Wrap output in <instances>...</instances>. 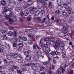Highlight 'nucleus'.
Wrapping results in <instances>:
<instances>
[{"mask_svg":"<svg viewBox=\"0 0 74 74\" xmlns=\"http://www.w3.org/2000/svg\"><path fill=\"white\" fill-rule=\"evenodd\" d=\"M13 45L14 47H17V44L15 43H13Z\"/></svg>","mask_w":74,"mask_h":74,"instance_id":"nucleus-54","label":"nucleus"},{"mask_svg":"<svg viewBox=\"0 0 74 74\" xmlns=\"http://www.w3.org/2000/svg\"><path fill=\"white\" fill-rule=\"evenodd\" d=\"M17 61L18 63H21V64H23L25 63V61H23V60L21 59H18Z\"/></svg>","mask_w":74,"mask_h":74,"instance_id":"nucleus-18","label":"nucleus"},{"mask_svg":"<svg viewBox=\"0 0 74 74\" xmlns=\"http://www.w3.org/2000/svg\"><path fill=\"white\" fill-rule=\"evenodd\" d=\"M62 32H63V31H62ZM58 34L59 36H60L61 38H63V37H64V33H63V32H60L59 33H58Z\"/></svg>","mask_w":74,"mask_h":74,"instance_id":"nucleus-22","label":"nucleus"},{"mask_svg":"<svg viewBox=\"0 0 74 74\" xmlns=\"http://www.w3.org/2000/svg\"><path fill=\"white\" fill-rule=\"evenodd\" d=\"M12 56L14 59L15 58H21V56L20 54H16V53H14L12 54Z\"/></svg>","mask_w":74,"mask_h":74,"instance_id":"nucleus-8","label":"nucleus"},{"mask_svg":"<svg viewBox=\"0 0 74 74\" xmlns=\"http://www.w3.org/2000/svg\"><path fill=\"white\" fill-rule=\"evenodd\" d=\"M62 32L64 34V37H65L66 38L68 39L69 38V36L67 34V28L65 27H63Z\"/></svg>","mask_w":74,"mask_h":74,"instance_id":"nucleus-4","label":"nucleus"},{"mask_svg":"<svg viewBox=\"0 0 74 74\" xmlns=\"http://www.w3.org/2000/svg\"><path fill=\"white\" fill-rule=\"evenodd\" d=\"M32 16L30 15L29 16L27 19V20L28 21H30L32 20Z\"/></svg>","mask_w":74,"mask_h":74,"instance_id":"nucleus-38","label":"nucleus"},{"mask_svg":"<svg viewBox=\"0 0 74 74\" xmlns=\"http://www.w3.org/2000/svg\"><path fill=\"white\" fill-rule=\"evenodd\" d=\"M3 10L4 12H8V11H9L10 13V12H11V11H10V9H7L5 10V7H3Z\"/></svg>","mask_w":74,"mask_h":74,"instance_id":"nucleus-21","label":"nucleus"},{"mask_svg":"<svg viewBox=\"0 0 74 74\" xmlns=\"http://www.w3.org/2000/svg\"><path fill=\"white\" fill-rule=\"evenodd\" d=\"M37 54L34 55V57L36 59H38V58L42 57V58H44V56L41 55L42 53V52L40 50H39L37 52Z\"/></svg>","mask_w":74,"mask_h":74,"instance_id":"nucleus-3","label":"nucleus"},{"mask_svg":"<svg viewBox=\"0 0 74 74\" xmlns=\"http://www.w3.org/2000/svg\"><path fill=\"white\" fill-rule=\"evenodd\" d=\"M19 47H16V49L18 51H21L22 49V47H23V44L22 43H20L19 44Z\"/></svg>","mask_w":74,"mask_h":74,"instance_id":"nucleus-9","label":"nucleus"},{"mask_svg":"<svg viewBox=\"0 0 74 74\" xmlns=\"http://www.w3.org/2000/svg\"><path fill=\"white\" fill-rule=\"evenodd\" d=\"M58 4L60 5V4H63V1L62 0H58L57 1Z\"/></svg>","mask_w":74,"mask_h":74,"instance_id":"nucleus-19","label":"nucleus"},{"mask_svg":"<svg viewBox=\"0 0 74 74\" xmlns=\"http://www.w3.org/2000/svg\"><path fill=\"white\" fill-rule=\"evenodd\" d=\"M1 4L3 6H5V4L6 3H5V1L4 0H2L1 2Z\"/></svg>","mask_w":74,"mask_h":74,"instance_id":"nucleus-28","label":"nucleus"},{"mask_svg":"<svg viewBox=\"0 0 74 74\" xmlns=\"http://www.w3.org/2000/svg\"><path fill=\"white\" fill-rule=\"evenodd\" d=\"M31 63H29L25 65V66H32V64L33 65H36L37 64H38V62L36 61V60H32L31 62Z\"/></svg>","mask_w":74,"mask_h":74,"instance_id":"nucleus-5","label":"nucleus"},{"mask_svg":"<svg viewBox=\"0 0 74 74\" xmlns=\"http://www.w3.org/2000/svg\"><path fill=\"white\" fill-rule=\"evenodd\" d=\"M37 20L38 22H40L41 21V17H38L37 18Z\"/></svg>","mask_w":74,"mask_h":74,"instance_id":"nucleus-51","label":"nucleus"},{"mask_svg":"<svg viewBox=\"0 0 74 74\" xmlns=\"http://www.w3.org/2000/svg\"><path fill=\"white\" fill-rule=\"evenodd\" d=\"M9 29H10V30H14V27L12 26H11L10 27Z\"/></svg>","mask_w":74,"mask_h":74,"instance_id":"nucleus-50","label":"nucleus"},{"mask_svg":"<svg viewBox=\"0 0 74 74\" xmlns=\"http://www.w3.org/2000/svg\"><path fill=\"white\" fill-rule=\"evenodd\" d=\"M45 69V67L43 66H41L40 70L41 71H44Z\"/></svg>","mask_w":74,"mask_h":74,"instance_id":"nucleus-33","label":"nucleus"},{"mask_svg":"<svg viewBox=\"0 0 74 74\" xmlns=\"http://www.w3.org/2000/svg\"><path fill=\"white\" fill-rule=\"evenodd\" d=\"M62 8H63V6H62V5H58L57 6V10H59V11L62 10Z\"/></svg>","mask_w":74,"mask_h":74,"instance_id":"nucleus-26","label":"nucleus"},{"mask_svg":"<svg viewBox=\"0 0 74 74\" xmlns=\"http://www.w3.org/2000/svg\"><path fill=\"white\" fill-rule=\"evenodd\" d=\"M44 41H45V40H44V38L43 37L41 39L40 41V42L39 43L40 47L41 48H42L43 47H45Z\"/></svg>","mask_w":74,"mask_h":74,"instance_id":"nucleus-6","label":"nucleus"},{"mask_svg":"<svg viewBox=\"0 0 74 74\" xmlns=\"http://www.w3.org/2000/svg\"><path fill=\"white\" fill-rule=\"evenodd\" d=\"M51 44L50 42H47L46 43V45L47 46H50L51 45Z\"/></svg>","mask_w":74,"mask_h":74,"instance_id":"nucleus-55","label":"nucleus"},{"mask_svg":"<svg viewBox=\"0 0 74 74\" xmlns=\"http://www.w3.org/2000/svg\"><path fill=\"white\" fill-rule=\"evenodd\" d=\"M40 13H41V14L42 16H44L45 15V12L44 10H41L40 11Z\"/></svg>","mask_w":74,"mask_h":74,"instance_id":"nucleus-30","label":"nucleus"},{"mask_svg":"<svg viewBox=\"0 0 74 74\" xmlns=\"http://www.w3.org/2000/svg\"><path fill=\"white\" fill-rule=\"evenodd\" d=\"M5 46L6 48L8 49H10V45L9 44L7 43L6 42H5Z\"/></svg>","mask_w":74,"mask_h":74,"instance_id":"nucleus-31","label":"nucleus"},{"mask_svg":"<svg viewBox=\"0 0 74 74\" xmlns=\"http://www.w3.org/2000/svg\"><path fill=\"white\" fill-rule=\"evenodd\" d=\"M14 4L15 5H19V3L17 1H16L14 3Z\"/></svg>","mask_w":74,"mask_h":74,"instance_id":"nucleus-57","label":"nucleus"},{"mask_svg":"<svg viewBox=\"0 0 74 74\" xmlns=\"http://www.w3.org/2000/svg\"><path fill=\"white\" fill-rule=\"evenodd\" d=\"M49 7H50V8H52L53 7V3L51 2H50L49 4Z\"/></svg>","mask_w":74,"mask_h":74,"instance_id":"nucleus-32","label":"nucleus"},{"mask_svg":"<svg viewBox=\"0 0 74 74\" xmlns=\"http://www.w3.org/2000/svg\"><path fill=\"white\" fill-rule=\"evenodd\" d=\"M46 33L47 34H52V32L49 31H47L46 32Z\"/></svg>","mask_w":74,"mask_h":74,"instance_id":"nucleus-45","label":"nucleus"},{"mask_svg":"<svg viewBox=\"0 0 74 74\" xmlns=\"http://www.w3.org/2000/svg\"><path fill=\"white\" fill-rule=\"evenodd\" d=\"M6 58L7 59H8V60H12V59H13V58H12V56L9 55H7Z\"/></svg>","mask_w":74,"mask_h":74,"instance_id":"nucleus-14","label":"nucleus"},{"mask_svg":"<svg viewBox=\"0 0 74 74\" xmlns=\"http://www.w3.org/2000/svg\"><path fill=\"white\" fill-rule=\"evenodd\" d=\"M14 69H18L19 67L15 66L12 65L10 67V70H12V71H14Z\"/></svg>","mask_w":74,"mask_h":74,"instance_id":"nucleus-10","label":"nucleus"},{"mask_svg":"<svg viewBox=\"0 0 74 74\" xmlns=\"http://www.w3.org/2000/svg\"><path fill=\"white\" fill-rule=\"evenodd\" d=\"M63 7L65 9H67V10H70V9H71V8L66 3H64L63 4Z\"/></svg>","mask_w":74,"mask_h":74,"instance_id":"nucleus-11","label":"nucleus"},{"mask_svg":"<svg viewBox=\"0 0 74 74\" xmlns=\"http://www.w3.org/2000/svg\"><path fill=\"white\" fill-rule=\"evenodd\" d=\"M9 1L10 3H13L14 2V0H9Z\"/></svg>","mask_w":74,"mask_h":74,"instance_id":"nucleus-58","label":"nucleus"},{"mask_svg":"<svg viewBox=\"0 0 74 74\" xmlns=\"http://www.w3.org/2000/svg\"><path fill=\"white\" fill-rule=\"evenodd\" d=\"M71 39L72 40H74V31H72L71 33Z\"/></svg>","mask_w":74,"mask_h":74,"instance_id":"nucleus-20","label":"nucleus"},{"mask_svg":"<svg viewBox=\"0 0 74 74\" xmlns=\"http://www.w3.org/2000/svg\"><path fill=\"white\" fill-rule=\"evenodd\" d=\"M5 46L1 45H0V49H1V50H3V49H4L5 48Z\"/></svg>","mask_w":74,"mask_h":74,"instance_id":"nucleus-37","label":"nucleus"},{"mask_svg":"<svg viewBox=\"0 0 74 74\" xmlns=\"http://www.w3.org/2000/svg\"><path fill=\"white\" fill-rule=\"evenodd\" d=\"M33 3V2L32 0H29L27 1V3L28 5H31Z\"/></svg>","mask_w":74,"mask_h":74,"instance_id":"nucleus-24","label":"nucleus"},{"mask_svg":"<svg viewBox=\"0 0 74 74\" xmlns=\"http://www.w3.org/2000/svg\"><path fill=\"white\" fill-rule=\"evenodd\" d=\"M15 10L16 11H17V12H19L20 11V9L18 7L16 8Z\"/></svg>","mask_w":74,"mask_h":74,"instance_id":"nucleus-43","label":"nucleus"},{"mask_svg":"<svg viewBox=\"0 0 74 74\" xmlns=\"http://www.w3.org/2000/svg\"><path fill=\"white\" fill-rule=\"evenodd\" d=\"M32 69L34 70V71H36L37 70H38L37 67L36 66H33L32 67Z\"/></svg>","mask_w":74,"mask_h":74,"instance_id":"nucleus-23","label":"nucleus"},{"mask_svg":"<svg viewBox=\"0 0 74 74\" xmlns=\"http://www.w3.org/2000/svg\"><path fill=\"white\" fill-rule=\"evenodd\" d=\"M26 59L28 60H29L31 59V57L30 56L27 55L26 57Z\"/></svg>","mask_w":74,"mask_h":74,"instance_id":"nucleus-34","label":"nucleus"},{"mask_svg":"<svg viewBox=\"0 0 74 74\" xmlns=\"http://www.w3.org/2000/svg\"><path fill=\"white\" fill-rule=\"evenodd\" d=\"M52 71H49L48 72V74H52Z\"/></svg>","mask_w":74,"mask_h":74,"instance_id":"nucleus-64","label":"nucleus"},{"mask_svg":"<svg viewBox=\"0 0 74 74\" xmlns=\"http://www.w3.org/2000/svg\"><path fill=\"white\" fill-rule=\"evenodd\" d=\"M29 12L28 10H26L24 11V14L25 16H27L28 14H29Z\"/></svg>","mask_w":74,"mask_h":74,"instance_id":"nucleus-27","label":"nucleus"},{"mask_svg":"<svg viewBox=\"0 0 74 74\" xmlns=\"http://www.w3.org/2000/svg\"><path fill=\"white\" fill-rule=\"evenodd\" d=\"M69 64H70V63L69 62L66 61L65 62V64L64 65L65 67H67V66H68L69 65Z\"/></svg>","mask_w":74,"mask_h":74,"instance_id":"nucleus-40","label":"nucleus"},{"mask_svg":"<svg viewBox=\"0 0 74 74\" xmlns=\"http://www.w3.org/2000/svg\"><path fill=\"white\" fill-rule=\"evenodd\" d=\"M48 61H47V62H43L42 63L45 65H47V64H48Z\"/></svg>","mask_w":74,"mask_h":74,"instance_id":"nucleus-49","label":"nucleus"},{"mask_svg":"<svg viewBox=\"0 0 74 74\" xmlns=\"http://www.w3.org/2000/svg\"><path fill=\"white\" fill-rule=\"evenodd\" d=\"M3 40H7L8 38V37L5 36L3 37Z\"/></svg>","mask_w":74,"mask_h":74,"instance_id":"nucleus-48","label":"nucleus"},{"mask_svg":"<svg viewBox=\"0 0 74 74\" xmlns=\"http://www.w3.org/2000/svg\"><path fill=\"white\" fill-rule=\"evenodd\" d=\"M45 50L47 52H50V48L48 47H45Z\"/></svg>","mask_w":74,"mask_h":74,"instance_id":"nucleus-35","label":"nucleus"},{"mask_svg":"<svg viewBox=\"0 0 74 74\" xmlns=\"http://www.w3.org/2000/svg\"><path fill=\"white\" fill-rule=\"evenodd\" d=\"M59 42L58 41V40L54 41V44L55 45L54 46V48L56 49H59V46H60V44Z\"/></svg>","mask_w":74,"mask_h":74,"instance_id":"nucleus-7","label":"nucleus"},{"mask_svg":"<svg viewBox=\"0 0 74 74\" xmlns=\"http://www.w3.org/2000/svg\"><path fill=\"white\" fill-rule=\"evenodd\" d=\"M55 21L57 22L60 26H63V24L60 22V21L57 19H56Z\"/></svg>","mask_w":74,"mask_h":74,"instance_id":"nucleus-17","label":"nucleus"},{"mask_svg":"<svg viewBox=\"0 0 74 74\" xmlns=\"http://www.w3.org/2000/svg\"><path fill=\"white\" fill-rule=\"evenodd\" d=\"M14 37L13 38V41L14 42H16L18 41V39H19V40H21L22 38L23 40L24 41H27V38L26 37H23L22 38L21 36H19L18 37V38H16V32H14Z\"/></svg>","mask_w":74,"mask_h":74,"instance_id":"nucleus-1","label":"nucleus"},{"mask_svg":"<svg viewBox=\"0 0 74 74\" xmlns=\"http://www.w3.org/2000/svg\"><path fill=\"white\" fill-rule=\"evenodd\" d=\"M36 47H37L39 49H41V48L38 46V45L36 44L35 45H33V48L34 51H36V50H37V48H36Z\"/></svg>","mask_w":74,"mask_h":74,"instance_id":"nucleus-12","label":"nucleus"},{"mask_svg":"<svg viewBox=\"0 0 74 74\" xmlns=\"http://www.w3.org/2000/svg\"><path fill=\"white\" fill-rule=\"evenodd\" d=\"M14 34V33H13L12 32H9L8 34L9 35V36H12V35H13V34Z\"/></svg>","mask_w":74,"mask_h":74,"instance_id":"nucleus-47","label":"nucleus"},{"mask_svg":"<svg viewBox=\"0 0 74 74\" xmlns=\"http://www.w3.org/2000/svg\"><path fill=\"white\" fill-rule=\"evenodd\" d=\"M56 74H61V72L58 71L56 73Z\"/></svg>","mask_w":74,"mask_h":74,"instance_id":"nucleus-63","label":"nucleus"},{"mask_svg":"<svg viewBox=\"0 0 74 74\" xmlns=\"http://www.w3.org/2000/svg\"><path fill=\"white\" fill-rule=\"evenodd\" d=\"M74 73V71L73 69H71L68 71V73L69 74H73Z\"/></svg>","mask_w":74,"mask_h":74,"instance_id":"nucleus-36","label":"nucleus"},{"mask_svg":"<svg viewBox=\"0 0 74 74\" xmlns=\"http://www.w3.org/2000/svg\"><path fill=\"white\" fill-rule=\"evenodd\" d=\"M65 45L64 43L63 42H60V47L62 48H63V47H64Z\"/></svg>","mask_w":74,"mask_h":74,"instance_id":"nucleus-29","label":"nucleus"},{"mask_svg":"<svg viewBox=\"0 0 74 74\" xmlns=\"http://www.w3.org/2000/svg\"><path fill=\"white\" fill-rule=\"evenodd\" d=\"M13 16H14V13L13 12H10L9 15H7L5 13L4 15L5 18V19H8V18H9V16H11V18L9 19L10 22H12L14 21L12 18Z\"/></svg>","mask_w":74,"mask_h":74,"instance_id":"nucleus-2","label":"nucleus"},{"mask_svg":"<svg viewBox=\"0 0 74 74\" xmlns=\"http://www.w3.org/2000/svg\"><path fill=\"white\" fill-rule=\"evenodd\" d=\"M4 62L5 63H6V64H7L8 63V61L6 59H4L3 60Z\"/></svg>","mask_w":74,"mask_h":74,"instance_id":"nucleus-52","label":"nucleus"},{"mask_svg":"<svg viewBox=\"0 0 74 74\" xmlns=\"http://www.w3.org/2000/svg\"><path fill=\"white\" fill-rule=\"evenodd\" d=\"M17 73L18 74H22V72L20 70H17Z\"/></svg>","mask_w":74,"mask_h":74,"instance_id":"nucleus-53","label":"nucleus"},{"mask_svg":"<svg viewBox=\"0 0 74 74\" xmlns=\"http://www.w3.org/2000/svg\"><path fill=\"white\" fill-rule=\"evenodd\" d=\"M21 15L22 16H25V14H24V13H23V12H21Z\"/></svg>","mask_w":74,"mask_h":74,"instance_id":"nucleus-60","label":"nucleus"},{"mask_svg":"<svg viewBox=\"0 0 74 74\" xmlns=\"http://www.w3.org/2000/svg\"><path fill=\"white\" fill-rule=\"evenodd\" d=\"M45 41H49V37H46L45 38H44Z\"/></svg>","mask_w":74,"mask_h":74,"instance_id":"nucleus-39","label":"nucleus"},{"mask_svg":"<svg viewBox=\"0 0 74 74\" xmlns=\"http://www.w3.org/2000/svg\"><path fill=\"white\" fill-rule=\"evenodd\" d=\"M66 56V52H64L62 53V58H64Z\"/></svg>","mask_w":74,"mask_h":74,"instance_id":"nucleus-44","label":"nucleus"},{"mask_svg":"<svg viewBox=\"0 0 74 74\" xmlns=\"http://www.w3.org/2000/svg\"><path fill=\"white\" fill-rule=\"evenodd\" d=\"M40 14V11L39 10H37L34 13V15L36 16H37V15H38Z\"/></svg>","mask_w":74,"mask_h":74,"instance_id":"nucleus-25","label":"nucleus"},{"mask_svg":"<svg viewBox=\"0 0 74 74\" xmlns=\"http://www.w3.org/2000/svg\"><path fill=\"white\" fill-rule=\"evenodd\" d=\"M2 32L3 35L4 36H7V35H8V33H7V31L5 30H3Z\"/></svg>","mask_w":74,"mask_h":74,"instance_id":"nucleus-16","label":"nucleus"},{"mask_svg":"<svg viewBox=\"0 0 74 74\" xmlns=\"http://www.w3.org/2000/svg\"><path fill=\"white\" fill-rule=\"evenodd\" d=\"M51 41H55V38L53 37H51Z\"/></svg>","mask_w":74,"mask_h":74,"instance_id":"nucleus-61","label":"nucleus"},{"mask_svg":"<svg viewBox=\"0 0 74 74\" xmlns=\"http://www.w3.org/2000/svg\"><path fill=\"white\" fill-rule=\"evenodd\" d=\"M12 17L13 18V21H16V16H14V13H13V16H12Z\"/></svg>","mask_w":74,"mask_h":74,"instance_id":"nucleus-42","label":"nucleus"},{"mask_svg":"<svg viewBox=\"0 0 74 74\" xmlns=\"http://www.w3.org/2000/svg\"><path fill=\"white\" fill-rule=\"evenodd\" d=\"M0 22L1 23L4 22V18L2 19L0 21Z\"/></svg>","mask_w":74,"mask_h":74,"instance_id":"nucleus-56","label":"nucleus"},{"mask_svg":"<svg viewBox=\"0 0 74 74\" xmlns=\"http://www.w3.org/2000/svg\"><path fill=\"white\" fill-rule=\"evenodd\" d=\"M55 13L56 14H59L60 13V12H59V11L58 10L55 11Z\"/></svg>","mask_w":74,"mask_h":74,"instance_id":"nucleus-59","label":"nucleus"},{"mask_svg":"<svg viewBox=\"0 0 74 74\" xmlns=\"http://www.w3.org/2000/svg\"><path fill=\"white\" fill-rule=\"evenodd\" d=\"M67 11L68 14H69V15H72V14H74V11L71 10V9Z\"/></svg>","mask_w":74,"mask_h":74,"instance_id":"nucleus-15","label":"nucleus"},{"mask_svg":"<svg viewBox=\"0 0 74 74\" xmlns=\"http://www.w3.org/2000/svg\"><path fill=\"white\" fill-rule=\"evenodd\" d=\"M62 15L63 16H66L67 15V12H64L62 13Z\"/></svg>","mask_w":74,"mask_h":74,"instance_id":"nucleus-41","label":"nucleus"},{"mask_svg":"<svg viewBox=\"0 0 74 74\" xmlns=\"http://www.w3.org/2000/svg\"><path fill=\"white\" fill-rule=\"evenodd\" d=\"M36 10V9L34 7H32L31 8V9L30 11V12L31 14H34L35 12V11Z\"/></svg>","mask_w":74,"mask_h":74,"instance_id":"nucleus-13","label":"nucleus"},{"mask_svg":"<svg viewBox=\"0 0 74 74\" xmlns=\"http://www.w3.org/2000/svg\"><path fill=\"white\" fill-rule=\"evenodd\" d=\"M29 44L32 45L33 44V42L31 40H29L28 41Z\"/></svg>","mask_w":74,"mask_h":74,"instance_id":"nucleus-62","label":"nucleus"},{"mask_svg":"<svg viewBox=\"0 0 74 74\" xmlns=\"http://www.w3.org/2000/svg\"><path fill=\"white\" fill-rule=\"evenodd\" d=\"M66 3L68 4H71V0H68L66 2Z\"/></svg>","mask_w":74,"mask_h":74,"instance_id":"nucleus-46","label":"nucleus"}]
</instances>
